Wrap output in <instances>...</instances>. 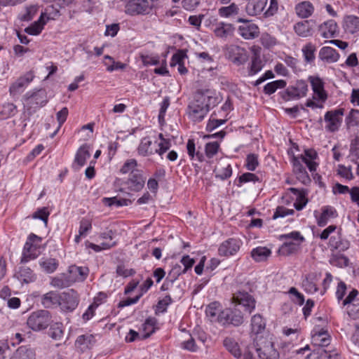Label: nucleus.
<instances>
[{
	"label": "nucleus",
	"mask_w": 359,
	"mask_h": 359,
	"mask_svg": "<svg viewBox=\"0 0 359 359\" xmlns=\"http://www.w3.org/2000/svg\"><path fill=\"white\" fill-rule=\"evenodd\" d=\"M256 351L259 357H271L272 359H278L280 357L278 351L275 348L274 344L271 341L266 340L263 337H257L254 339Z\"/></svg>",
	"instance_id": "6"
},
{
	"label": "nucleus",
	"mask_w": 359,
	"mask_h": 359,
	"mask_svg": "<svg viewBox=\"0 0 359 359\" xmlns=\"http://www.w3.org/2000/svg\"><path fill=\"white\" fill-rule=\"evenodd\" d=\"M90 156L89 147L86 144H83L76 151L73 168L76 170H79L86 164L87 159H88Z\"/></svg>",
	"instance_id": "21"
},
{
	"label": "nucleus",
	"mask_w": 359,
	"mask_h": 359,
	"mask_svg": "<svg viewBox=\"0 0 359 359\" xmlns=\"http://www.w3.org/2000/svg\"><path fill=\"white\" fill-rule=\"evenodd\" d=\"M337 210L331 206H324L319 217L316 215L317 224L319 226H325L330 219L337 217Z\"/></svg>",
	"instance_id": "23"
},
{
	"label": "nucleus",
	"mask_w": 359,
	"mask_h": 359,
	"mask_svg": "<svg viewBox=\"0 0 359 359\" xmlns=\"http://www.w3.org/2000/svg\"><path fill=\"white\" fill-rule=\"evenodd\" d=\"M346 122L348 127L355 126L359 123V110L351 109L346 118Z\"/></svg>",
	"instance_id": "53"
},
{
	"label": "nucleus",
	"mask_w": 359,
	"mask_h": 359,
	"mask_svg": "<svg viewBox=\"0 0 359 359\" xmlns=\"http://www.w3.org/2000/svg\"><path fill=\"white\" fill-rule=\"evenodd\" d=\"M258 181H259V179L255 174L251 172H245L239 177L238 186H241L243 183L250 182H256Z\"/></svg>",
	"instance_id": "59"
},
{
	"label": "nucleus",
	"mask_w": 359,
	"mask_h": 359,
	"mask_svg": "<svg viewBox=\"0 0 359 359\" xmlns=\"http://www.w3.org/2000/svg\"><path fill=\"white\" fill-rule=\"evenodd\" d=\"M241 241L236 238H229L224 241L219 248V254L222 256L235 255L240 249Z\"/></svg>",
	"instance_id": "17"
},
{
	"label": "nucleus",
	"mask_w": 359,
	"mask_h": 359,
	"mask_svg": "<svg viewBox=\"0 0 359 359\" xmlns=\"http://www.w3.org/2000/svg\"><path fill=\"white\" fill-rule=\"evenodd\" d=\"M219 144L217 142H209L205 145V154L208 158H212L218 151Z\"/></svg>",
	"instance_id": "62"
},
{
	"label": "nucleus",
	"mask_w": 359,
	"mask_h": 359,
	"mask_svg": "<svg viewBox=\"0 0 359 359\" xmlns=\"http://www.w3.org/2000/svg\"><path fill=\"white\" fill-rule=\"evenodd\" d=\"M308 91V85L305 81L299 80L293 86H289L285 91L283 97L285 100L299 99L305 97Z\"/></svg>",
	"instance_id": "11"
},
{
	"label": "nucleus",
	"mask_w": 359,
	"mask_h": 359,
	"mask_svg": "<svg viewBox=\"0 0 359 359\" xmlns=\"http://www.w3.org/2000/svg\"><path fill=\"white\" fill-rule=\"evenodd\" d=\"M319 58L328 63H332L339 60V55L333 48L325 46L320 50Z\"/></svg>",
	"instance_id": "27"
},
{
	"label": "nucleus",
	"mask_w": 359,
	"mask_h": 359,
	"mask_svg": "<svg viewBox=\"0 0 359 359\" xmlns=\"http://www.w3.org/2000/svg\"><path fill=\"white\" fill-rule=\"evenodd\" d=\"M215 176L217 178L224 180L231 177L232 169L230 164H224L222 167L215 169Z\"/></svg>",
	"instance_id": "49"
},
{
	"label": "nucleus",
	"mask_w": 359,
	"mask_h": 359,
	"mask_svg": "<svg viewBox=\"0 0 359 359\" xmlns=\"http://www.w3.org/2000/svg\"><path fill=\"white\" fill-rule=\"evenodd\" d=\"M37 9L34 6H30L27 7L24 11V13H21L19 15V18L22 21H29L36 13Z\"/></svg>",
	"instance_id": "54"
},
{
	"label": "nucleus",
	"mask_w": 359,
	"mask_h": 359,
	"mask_svg": "<svg viewBox=\"0 0 359 359\" xmlns=\"http://www.w3.org/2000/svg\"><path fill=\"white\" fill-rule=\"evenodd\" d=\"M153 7L148 0H130L126 5V12L132 15H147Z\"/></svg>",
	"instance_id": "10"
},
{
	"label": "nucleus",
	"mask_w": 359,
	"mask_h": 359,
	"mask_svg": "<svg viewBox=\"0 0 359 359\" xmlns=\"http://www.w3.org/2000/svg\"><path fill=\"white\" fill-rule=\"evenodd\" d=\"M302 162H304L311 172L316 171L317 164L313 160L317 157V153L312 149L305 150L304 155L298 156Z\"/></svg>",
	"instance_id": "31"
},
{
	"label": "nucleus",
	"mask_w": 359,
	"mask_h": 359,
	"mask_svg": "<svg viewBox=\"0 0 359 359\" xmlns=\"http://www.w3.org/2000/svg\"><path fill=\"white\" fill-rule=\"evenodd\" d=\"M240 9L235 3H231L227 6H223L219 8L218 13L222 18H232L238 15Z\"/></svg>",
	"instance_id": "36"
},
{
	"label": "nucleus",
	"mask_w": 359,
	"mask_h": 359,
	"mask_svg": "<svg viewBox=\"0 0 359 359\" xmlns=\"http://www.w3.org/2000/svg\"><path fill=\"white\" fill-rule=\"evenodd\" d=\"M309 81L311 83L312 90L314 93L313 99H318L325 102L327 98V95L324 89V82L318 76H310Z\"/></svg>",
	"instance_id": "15"
},
{
	"label": "nucleus",
	"mask_w": 359,
	"mask_h": 359,
	"mask_svg": "<svg viewBox=\"0 0 359 359\" xmlns=\"http://www.w3.org/2000/svg\"><path fill=\"white\" fill-rule=\"evenodd\" d=\"M238 22H243L238 29V34L245 39H253L259 34L258 26L249 20H245L243 18H238Z\"/></svg>",
	"instance_id": "12"
},
{
	"label": "nucleus",
	"mask_w": 359,
	"mask_h": 359,
	"mask_svg": "<svg viewBox=\"0 0 359 359\" xmlns=\"http://www.w3.org/2000/svg\"><path fill=\"white\" fill-rule=\"evenodd\" d=\"M34 76L31 72L27 73L23 76L20 77L15 81L9 88L11 95H15L22 92L25 86L33 80Z\"/></svg>",
	"instance_id": "19"
},
{
	"label": "nucleus",
	"mask_w": 359,
	"mask_h": 359,
	"mask_svg": "<svg viewBox=\"0 0 359 359\" xmlns=\"http://www.w3.org/2000/svg\"><path fill=\"white\" fill-rule=\"evenodd\" d=\"M94 344V337L92 334H83L77 337L75 346L81 351L83 352L90 347Z\"/></svg>",
	"instance_id": "32"
},
{
	"label": "nucleus",
	"mask_w": 359,
	"mask_h": 359,
	"mask_svg": "<svg viewBox=\"0 0 359 359\" xmlns=\"http://www.w3.org/2000/svg\"><path fill=\"white\" fill-rule=\"evenodd\" d=\"M289 190L294 194L297 195V199L294 203L295 209L297 210H302L308 202L306 197L296 188H290Z\"/></svg>",
	"instance_id": "48"
},
{
	"label": "nucleus",
	"mask_w": 359,
	"mask_h": 359,
	"mask_svg": "<svg viewBox=\"0 0 359 359\" xmlns=\"http://www.w3.org/2000/svg\"><path fill=\"white\" fill-rule=\"evenodd\" d=\"M344 28L346 32L354 34L359 31V18L354 15L344 19Z\"/></svg>",
	"instance_id": "33"
},
{
	"label": "nucleus",
	"mask_w": 359,
	"mask_h": 359,
	"mask_svg": "<svg viewBox=\"0 0 359 359\" xmlns=\"http://www.w3.org/2000/svg\"><path fill=\"white\" fill-rule=\"evenodd\" d=\"M244 323V316L238 309L227 308L222 311L220 324L224 326L233 325L238 327Z\"/></svg>",
	"instance_id": "7"
},
{
	"label": "nucleus",
	"mask_w": 359,
	"mask_h": 359,
	"mask_svg": "<svg viewBox=\"0 0 359 359\" xmlns=\"http://www.w3.org/2000/svg\"><path fill=\"white\" fill-rule=\"evenodd\" d=\"M172 299L170 295H166L163 299L158 302L156 305V313H164L167 310V307L172 303Z\"/></svg>",
	"instance_id": "57"
},
{
	"label": "nucleus",
	"mask_w": 359,
	"mask_h": 359,
	"mask_svg": "<svg viewBox=\"0 0 359 359\" xmlns=\"http://www.w3.org/2000/svg\"><path fill=\"white\" fill-rule=\"evenodd\" d=\"M338 26L333 20H330L319 26V32L323 38L334 37L337 33Z\"/></svg>",
	"instance_id": "22"
},
{
	"label": "nucleus",
	"mask_w": 359,
	"mask_h": 359,
	"mask_svg": "<svg viewBox=\"0 0 359 359\" xmlns=\"http://www.w3.org/2000/svg\"><path fill=\"white\" fill-rule=\"evenodd\" d=\"M68 278L71 280V283L76 281H83L88 276L89 270L87 267L77 266L72 265L69 267Z\"/></svg>",
	"instance_id": "20"
},
{
	"label": "nucleus",
	"mask_w": 359,
	"mask_h": 359,
	"mask_svg": "<svg viewBox=\"0 0 359 359\" xmlns=\"http://www.w3.org/2000/svg\"><path fill=\"white\" fill-rule=\"evenodd\" d=\"M315 279L316 276L313 274H309L302 280V287L306 292L313 294L318 291Z\"/></svg>",
	"instance_id": "40"
},
{
	"label": "nucleus",
	"mask_w": 359,
	"mask_h": 359,
	"mask_svg": "<svg viewBox=\"0 0 359 359\" xmlns=\"http://www.w3.org/2000/svg\"><path fill=\"white\" fill-rule=\"evenodd\" d=\"M35 352L32 348L22 346L16 350L12 359H35Z\"/></svg>",
	"instance_id": "34"
},
{
	"label": "nucleus",
	"mask_w": 359,
	"mask_h": 359,
	"mask_svg": "<svg viewBox=\"0 0 359 359\" xmlns=\"http://www.w3.org/2000/svg\"><path fill=\"white\" fill-rule=\"evenodd\" d=\"M315 26V20H306L297 22L294 25V30L299 36L309 37L313 35Z\"/></svg>",
	"instance_id": "16"
},
{
	"label": "nucleus",
	"mask_w": 359,
	"mask_h": 359,
	"mask_svg": "<svg viewBox=\"0 0 359 359\" xmlns=\"http://www.w3.org/2000/svg\"><path fill=\"white\" fill-rule=\"evenodd\" d=\"M316 51L315 46L311 43H307L302 48V52L307 62H311L315 59L314 52Z\"/></svg>",
	"instance_id": "51"
},
{
	"label": "nucleus",
	"mask_w": 359,
	"mask_h": 359,
	"mask_svg": "<svg viewBox=\"0 0 359 359\" xmlns=\"http://www.w3.org/2000/svg\"><path fill=\"white\" fill-rule=\"evenodd\" d=\"M345 109L338 108L334 110L327 111L324 116V121L326 123L325 130L330 133L338 131L341 126L343 116Z\"/></svg>",
	"instance_id": "4"
},
{
	"label": "nucleus",
	"mask_w": 359,
	"mask_h": 359,
	"mask_svg": "<svg viewBox=\"0 0 359 359\" xmlns=\"http://www.w3.org/2000/svg\"><path fill=\"white\" fill-rule=\"evenodd\" d=\"M329 245L332 249L344 252L350 247V243L348 240L343 238L339 233L336 236H332L329 242Z\"/></svg>",
	"instance_id": "25"
},
{
	"label": "nucleus",
	"mask_w": 359,
	"mask_h": 359,
	"mask_svg": "<svg viewBox=\"0 0 359 359\" xmlns=\"http://www.w3.org/2000/svg\"><path fill=\"white\" fill-rule=\"evenodd\" d=\"M186 57H187L186 53L184 50H179L172 55L170 66L175 67L178 65L181 62H183Z\"/></svg>",
	"instance_id": "61"
},
{
	"label": "nucleus",
	"mask_w": 359,
	"mask_h": 359,
	"mask_svg": "<svg viewBox=\"0 0 359 359\" xmlns=\"http://www.w3.org/2000/svg\"><path fill=\"white\" fill-rule=\"evenodd\" d=\"M246 6L245 11L249 15L255 16L262 13L266 6L268 0H250Z\"/></svg>",
	"instance_id": "24"
},
{
	"label": "nucleus",
	"mask_w": 359,
	"mask_h": 359,
	"mask_svg": "<svg viewBox=\"0 0 359 359\" xmlns=\"http://www.w3.org/2000/svg\"><path fill=\"white\" fill-rule=\"evenodd\" d=\"M245 167L248 170L254 171L259 165L258 156L255 154H250L247 156Z\"/></svg>",
	"instance_id": "52"
},
{
	"label": "nucleus",
	"mask_w": 359,
	"mask_h": 359,
	"mask_svg": "<svg viewBox=\"0 0 359 359\" xmlns=\"http://www.w3.org/2000/svg\"><path fill=\"white\" fill-rule=\"evenodd\" d=\"M18 278L25 283H29L35 280L33 271L28 267H21L18 273Z\"/></svg>",
	"instance_id": "42"
},
{
	"label": "nucleus",
	"mask_w": 359,
	"mask_h": 359,
	"mask_svg": "<svg viewBox=\"0 0 359 359\" xmlns=\"http://www.w3.org/2000/svg\"><path fill=\"white\" fill-rule=\"evenodd\" d=\"M271 253V250L266 247H257L252 250L251 256L256 262H262L265 261Z\"/></svg>",
	"instance_id": "41"
},
{
	"label": "nucleus",
	"mask_w": 359,
	"mask_h": 359,
	"mask_svg": "<svg viewBox=\"0 0 359 359\" xmlns=\"http://www.w3.org/2000/svg\"><path fill=\"white\" fill-rule=\"evenodd\" d=\"M79 295L73 289L60 294V306L63 311L72 312L79 305Z\"/></svg>",
	"instance_id": "8"
},
{
	"label": "nucleus",
	"mask_w": 359,
	"mask_h": 359,
	"mask_svg": "<svg viewBox=\"0 0 359 359\" xmlns=\"http://www.w3.org/2000/svg\"><path fill=\"white\" fill-rule=\"evenodd\" d=\"M232 299L236 306H243L249 314L255 309L256 301L253 296L247 292L238 291L236 292L233 294Z\"/></svg>",
	"instance_id": "9"
},
{
	"label": "nucleus",
	"mask_w": 359,
	"mask_h": 359,
	"mask_svg": "<svg viewBox=\"0 0 359 359\" xmlns=\"http://www.w3.org/2000/svg\"><path fill=\"white\" fill-rule=\"evenodd\" d=\"M145 182L146 177L144 176L143 170H140L139 171H135L132 175H129L124 184L129 191L138 192L143 189Z\"/></svg>",
	"instance_id": "13"
},
{
	"label": "nucleus",
	"mask_w": 359,
	"mask_h": 359,
	"mask_svg": "<svg viewBox=\"0 0 359 359\" xmlns=\"http://www.w3.org/2000/svg\"><path fill=\"white\" fill-rule=\"evenodd\" d=\"M92 229V223L91 221L86 218H83L80 221V226L79 233L80 235H86L88 231Z\"/></svg>",
	"instance_id": "64"
},
{
	"label": "nucleus",
	"mask_w": 359,
	"mask_h": 359,
	"mask_svg": "<svg viewBox=\"0 0 359 359\" xmlns=\"http://www.w3.org/2000/svg\"><path fill=\"white\" fill-rule=\"evenodd\" d=\"M280 241H284L280 248V252L284 255H290L297 252L304 238L299 231H292L282 234L279 236Z\"/></svg>",
	"instance_id": "2"
},
{
	"label": "nucleus",
	"mask_w": 359,
	"mask_h": 359,
	"mask_svg": "<svg viewBox=\"0 0 359 359\" xmlns=\"http://www.w3.org/2000/svg\"><path fill=\"white\" fill-rule=\"evenodd\" d=\"M263 66V62L260 57L257 53H255L250 64L248 70L249 76H252L258 73L262 70Z\"/></svg>",
	"instance_id": "43"
},
{
	"label": "nucleus",
	"mask_w": 359,
	"mask_h": 359,
	"mask_svg": "<svg viewBox=\"0 0 359 359\" xmlns=\"http://www.w3.org/2000/svg\"><path fill=\"white\" fill-rule=\"evenodd\" d=\"M60 294L54 291H50L43 295L41 298L42 305L47 309L55 306H60Z\"/></svg>",
	"instance_id": "29"
},
{
	"label": "nucleus",
	"mask_w": 359,
	"mask_h": 359,
	"mask_svg": "<svg viewBox=\"0 0 359 359\" xmlns=\"http://www.w3.org/2000/svg\"><path fill=\"white\" fill-rule=\"evenodd\" d=\"M26 104L29 106V109L34 110L44 106L48 100L44 90H39L29 94L27 93L25 95Z\"/></svg>",
	"instance_id": "14"
},
{
	"label": "nucleus",
	"mask_w": 359,
	"mask_h": 359,
	"mask_svg": "<svg viewBox=\"0 0 359 359\" xmlns=\"http://www.w3.org/2000/svg\"><path fill=\"white\" fill-rule=\"evenodd\" d=\"M286 86V82L284 80H276L266 84L264 87V93L266 95H271L274 93L277 89L283 88Z\"/></svg>",
	"instance_id": "44"
},
{
	"label": "nucleus",
	"mask_w": 359,
	"mask_h": 359,
	"mask_svg": "<svg viewBox=\"0 0 359 359\" xmlns=\"http://www.w3.org/2000/svg\"><path fill=\"white\" fill-rule=\"evenodd\" d=\"M224 345L226 348L236 358H241V350L238 344L232 338H226L224 340Z\"/></svg>",
	"instance_id": "37"
},
{
	"label": "nucleus",
	"mask_w": 359,
	"mask_h": 359,
	"mask_svg": "<svg viewBox=\"0 0 359 359\" xmlns=\"http://www.w3.org/2000/svg\"><path fill=\"white\" fill-rule=\"evenodd\" d=\"M46 22L43 19L42 13L37 21L33 22L30 26L25 29V32L29 35H39L43 29Z\"/></svg>",
	"instance_id": "35"
},
{
	"label": "nucleus",
	"mask_w": 359,
	"mask_h": 359,
	"mask_svg": "<svg viewBox=\"0 0 359 359\" xmlns=\"http://www.w3.org/2000/svg\"><path fill=\"white\" fill-rule=\"evenodd\" d=\"M58 265V261L54 258H48L40 262V266L44 271L48 273H53Z\"/></svg>",
	"instance_id": "47"
},
{
	"label": "nucleus",
	"mask_w": 359,
	"mask_h": 359,
	"mask_svg": "<svg viewBox=\"0 0 359 359\" xmlns=\"http://www.w3.org/2000/svg\"><path fill=\"white\" fill-rule=\"evenodd\" d=\"M296 14L301 18H308L313 11L314 7L310 1H302L295 6Z\"/></svg>",
	"instance_id": "28"
},
{
	"label": "nucleus",
	"mask_w": 359,
	"mask_h": 359,
	"mask_svg": "<svg viewBox=\"0 0 359 359\" xmlns=\"http://www.w3.org/2000/svg\"><path fill=\"white\" fill-rule=\"evenodd\" d=\"M222 311L219 304L216 302L210 304L205 310L206 315L209 319L212 322H217L219 323H220Z\"/></svg>",
	"instance_id": "30"
},
{
	"label": "nucleus",
	"mask_w": 359,
	"mask_h": 359,
	"mask_svg": "<svg viewBox=\"0 0 359 359\" xmlns=\"http://www.w3.org/2000/svg\"><path fill=\"white\" fill-rule=\"evenodd\" d=\"M266 326V323L259 314L254 315L251 319L252 332L255 334L261 333Z\"/></svg>",
	"instance_id": "39"
},
{
	"label": "nucleus",
	"mask_w": 359,
	"mask_h": 359,
	"mask_svg": "<svg viewBox=\"0 0 359 359\" xmlns=\"http://www.w3.org/2000/svg\"><path fill=\"white\" fill-rule=\"evenodd\" d=\"M234 27L231 24L219 22L213 29V32L217 37L226 38L233 34Z\"/></svg>",
	"instance_id": "26"
},
{
	"label": "nucleus",
	"mask_w": 359,
	"mask_h": 359,
	"mask_svg": "<svg viewBox=\"0 0 359 359\" xmlns=\"http://www.w3.org/2000/svg\"><path fill=\"white\" fill-rule=\"evenodd\" d=\"M102 202L105 205L109 207L112 206L113 205H115L117 207L127 205V201L126 199L118 200L116 197L104 198L102 199Z\"/></svg>",
	"instance_id": "60"
},
{
	"label": "nucleus",
	"mask_w": 359,
	"mask_h": 359,
	"mask_svg": "<svg viewBox=\"0 0 359 359\" xmlns=\"http://www.w3.org/2000/svg\"><path fill=\"white\" fill-rule=\"evenodd\" d=\"M221 101L216 91L211 89H198L195 93L194 100L188 106L189 118L194 122L204 119L211 108Z\"/></svg>",
	"instance_id": "1"
},
{
	"label": "nucleus",
	"mask_w": 359,
	"mask_h": 359,
	"mask_svg": "<svg viewBox=\"0 0 359 359\" xmlns=\"http://www.w3.org/2000/svg\"><path fill=\"white\" fill-rule=\"evenodd\" d=\"M156 324V320L153 318H147L144 323L142 324V329L144 331H148L144 336L143 338L149 337L154 332V325Z\"/></svg>",
	"instance_id": "56"
},
{
	"label": "nucleus",
	"mask_w": 359,
	"mask_h": 359,
	"mask_svg": "<svg viewBox=\"0 0 359 359\" xmlns=\"http://www.w3.org/2000/svg\"><path fill=\"white\" fill-rule=\"evenodd\" d=\"M338 174L348 180H352L354 178L351 167L339 165Z\"/></svg>",
	"instance_id": "63"
},
{
	"label": "nucleus",
	"mask_w": 359,
	"mask_h": 359,
	"mask_svg": "<svg viewBox=\"0 0 359 359\" xmlns=\"http://www.w3.org/2000/svg\"><path fill=\"white\" fill-rule=\"evenodd\" d=\"M52 322L50 313L47 310H38L32 312L27 318V324L34 331L46 329Z\"/></svg>",
	"instance_id": "3"
},
{
	"label": "nucleus",
	"mask_w": 359,
	"mask_h": 359,
	"mask_svg": "<svg viewBox=\"0 0 359 359\" xmlns=\"http://www.w3.org/2000/svg\"><path fill=\"white\" fill-rule=\"evenodd\" d=\"M294 213V210L292 209H288L284 206H278L272 217L273 219H276L279 217H284L287 215H292Z\"/></svg>",
	"instance_id": "55"
},
{
	"label": "nucleus",
	"mask_w": 359,
	"mask_h": 359,
	"mask_svg": "<svg viewBox=\"0 0 359 359\" xmlns=\"http://www.w3.org/2000/svg\"><path fill=\"white\" fill-rule=\"evenodd\" d=\"M249 55L248 51L238 46H231L229 51V58L231 61L239 66L245 64L248 60Z\"/></svg>",
	"instance_id": "18"
},
{
	"label": "nucleus",
	"mask_w": 359,
	"mask_h": 359,
	"mask_svg": "<svg viewBox=\"0 0 359 359\" xmlns=\"http://www.w3.org/2000/svg\"><path fill=\"white\" fill-rule=\"evenodd\" d=\"M48 335L55 340H60L63 336L62 323H55L48 330Z\"/></svg>",
	"instance_id": "50"
},
{
	"label": "nucleus",
	"mask_w": 359,
	"mask_h": 359,
	"mask_svg": "<svg viewBox=\"0 0 359 359\" xmlns=\"http://www.w3.org/2000/svg\"><path fill=\"white\" fill-rule=\"evenodd\" d=\"M41 242V238L34 233L28 236L23 248L21 262H27L38 257V248Z\"/></svg>",
	"instance_id": "5"
},
{
	"label": "nucleus",
	"mask_w": 359,
	"mask_h": 359,
	"mask_svg": "<svg viewBox=\"0 0 359 359\" xmlns=\"http://www.w3.org/2000/svg\"><path fill=\"white\" fill-rule=\"evenodd\" d=\"M71 280L69 279L66 274H62L60 276L52 278L50 285L59 289H62L69 287L71 285Z\"/></svg>",
	"instance_id": "45"
},
{
	"label": "nucleus",
	"mask_w": 359,
	"mask_h": 359,
	"mask_svg": "<svg viewBox=\"0 0 359 359\" xmlns=\"http://www.w3.org/2000/svg\"><path fill=\"white\" fill-rule=\"evenodd\" d=\"M330 262L332 265L343 267L348 266L349 259L343 255H336L332 258Z\"/></svg>",
	"instance_id": "58"
},
{
	"label": "nucleus",
	"mask_w": 359,
	"mask_h": 359,
	"mask_svg": "<svg viewBox=\"0 0 359 359\" xmlns=\"http://www.w3.org/2000/svg\"><path fill=\"white\" fill-rule=\"evenodd\" d=\"M137 162L134 158H130L126 160L122 167L120 169V172L122 174H128L132 175L135 171H139L140 169L137 168Z\"/></svg>",
	"instance_id": "46"
},
{
	"label": "nucleus",
	"mask_w": 359,
	"mask_h": 359,
	"mask_svg": "<svg viewBox=\"0 0 359 359\" xmlns=\"http://www.w3.org/2000/svg\"><path fill=\"white\" fill-rule=\"evenodd\" d=\"M151 140L149 137H144L137 148V152L142 156H148L154 154L155 151L151 148Z\"/></svg>",
	"instance_id": "38"
}]
</instances>
